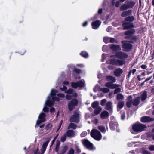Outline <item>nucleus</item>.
<instances>
[{
	"label": "nucleus",
	"instance_id": "f257e3e1",
	"mask_svg": "<svg viewBox=\"0 0 154 154\" xmlns=\"http://www.w3.org/2000/svg\"><path fill=\"white\" fill-rule=\"evenodd\" d=\"M146 128V125L140 122H137L134 124L132 126L133 130L135 132H140L144 131Z\"/></svg>",
	"mask_w": 154,
	"mask_h": 154
},
{
	"label": "nucleus",
	"instance_id": "4c0bfd02",
	"mask_svg": "<svg viewBox=\"0 0 154 154\" xmlns=\"http://www.w3.org/2000/svg\"><path fill=\"white\" fill-rule=\"evenodd\" d=\"M50 140H48L46 142L44 143L42 145V149H45L46 150V148L47 146L48 145L50 141Z\"/></svg>",
	"mask_w": 154,
	"mask_h": 154
},
{
	"label": "nucleus",
	"instance_id": "c03bdc74",
	"mask_svg": "<svg viewBox=\"0 0 154 154\" xmlns=\"http://www.w3.org/2000/svg\"><path fill=\"white\" fill-rule=\"evenodd\" d=\"M71 85L72 87L76 89L78 88L76 82H72L71 83Z\"/></svg>",
	"mask_w": 154,
	"mask_h": 154
},
{
	"label": "nucleus",
	"instance_id": "09e8293b",
	"mask_svg": "<svg viewBox=\"0 0 154 154\" xmlns=\"http://www.w3.org/2000/svg\"><path fill=\"white\" fill-rule=\"evenodd\" d=\"M109 38L108 37H104L103 38V41L105 43L107 44L109 42Z\"/></svg>",
	"mask_w": 154,
	"mask_h": 154
},
{
	"label": "nucleus",
	"instance_id": "8fccbe9b",
	"mask_svg": "<svg viewBox=\"0 0 154 154\" xmlns=\"http://www.w3.org/2000/svg\"><path fill=\"white\" fill-rule=\"evenodd\" d=\"M120 91H121V89L120 88H116L115 89V90L114 91V94H117L118 93L120 92Z\"/></svg>",
	"mask_w": 154,
	"mask_h": 154
},
{
	"label": "nucleus",
	"instance_id": "f3484780",
	"mask_svg": "<svg viewBox=\"0 0 154 154\" xmlns=\"http://www.w3.org/2000/svg\"><path fill=\"white\" fill-rule=\"evenodd\" d=\"M132 11L128 10L123 12L121 14V16L124 17L127 16H129L131 14Z\"/></svg>",
	"mask_w": 154,
	"mask_h": 154
},
{
	"label": "nucleus",
	"instance_id": "a211bd4d",
	"mask_svg": "<svg viewBox=\"0 0 154 154\" xmlns=\"http://www.w3.org/2000/svg\"><path fill=\"white\" fill-rule=\"evenodd\" d=\"M140 97H136L134 100L132 101V104L133 106H137L139 104L140 101Z\"/></svg>",
	"mask_w": 154,
	"mask_h": 154
},
{
	"label": "nucleus",
	"instance_id": "ea45409f",
	"mask_svg": "<svg viewBox=\"0 0 154 154\" xmlns=\"http://www.w3.org/2000/svg\"><path fill=\"white\" fill-rule=\"evenodd\" d=\"M58 92V91L57 90L53 89L51 90L50 95L51 96H55L56 95V94Z\"/></svg>",
	"mask_w": 154,
	"mask_h": 154
},
{
	"label": "nucleus",
	"instance_id": "bb28decb",
	"mask_svg": "<svg viewBox=\"0 0 154 154\" xmlns=\"http://www.w3.org/2000/svg\"><path fill=\"white\" fill-rule=\"evenodd\" d=\"M54 104V101L49 99H47L45 102V104L46 106L50 107L52 106Z\"/></svg>",
	"mask_w": 154,
	"mask_h": 154
},
{
	"label": "nucleus",
	"instance_id": "b1692460",
	"mask_svg": "<svg viewBox=\"0 0 154 154\" xmlns=\"http://www.w3.org/2000/svg\"><path fill=\"white\" fill-rule=\"evenodd\" d=\"M135 32V29H131L130 30L125 32H124V35H130L133 34Z\"/></svg>",
	"mask_w": 154,
	"mask_h": 154
},
{
	"label": "nucleus",
	"instance_id": "f03ea898",
	"mask_svg": "<svg viewBox=\"0 0 154 154\" xmlns=\"http://www.w3.org/2000/svg\"><path fill=\"white\" fill-rule=\"evenodd\" d=\"M91 136L95 140L99 141L102 138V135L100 131L97 129H93L91 132Z\"/></svg>",
	"mask_w": 154,
	"mask_h": 154
},
{
	"label": "nucleus",
	"instance_id": "a19ab883",
	"mask_svg": "<svg viewBox=\"0 0 154 154\" xmlns=\"http://www.w3.org/2000/svg\"><path fill=\"white\" fill-rule=\"evenodd\" d=\"M124 98V96L121 94L119 93L117 94L116 97V99L117 100H122Z\"/></svg>",
	"mask_w": 154,
	"mask_h": 154
},
{
	"label": "nucleus",
	"instance_id": "9b49d317",
	"mask_svg": "<svg viewBox=\"0 0 154 154\" xmlns=\"http://www.w3.org/2000/svg\"><path fill=\"white\" fill-rule=\"evenodd\" d=\"M154 120V118H150L149 116H143L141 117L140 119L141 122L143 123L150 122L153 121Z\"/></svg>",
	"mask_w": 154,
	"mask_h": 154
},
{
	"label": "nucleus",
	"instance_id": "680f3d73",
	"mask_svg": "<svg viewBox=\"0 0 154 154\" xmlns=\"http://www.w3.org/2000/svg\"><path fill=\"white\" fill-rule=\"evenodd\" d=\"M57 95L58 97L61 98H63L65 97V95L63 94L59 93Z\"/></svg>",
	"mask_w": 154,
	"mask_h": 154
},
{
	"label": "nucleus",
	"instance_id": "3c124183",
	"mask_svg": "<svg viewBox=\"0 0 154 154\" xmlns=\"http://www.w3.org/2000/svg\"><path fill=\"white\" fill-rule=\"evenodd\" d=\"M74 150L72 148H71L70 149L69 151L67 152V154H74Z\"/></svg>",
	"mask_w": 154,
	"mask_h": 154
},
{
	"label": "nucleus",
	"instance_id": "864d4df0",
	"mask_svg": "<svg viewBox=\"0 0 154 154\" xmlns=\"http://www.w3.org/2000/svg\"><path fill=\"white\" fill-rule=\"evenodd\" d=\"M73 90L69 88L66 91V93L69 94H73Z\"/></svg>",
	"mask_w": 154,
	"mask_h": 154
},
{
	"label": "nucleus",
	"instance_id": "a18cd8bd",
	"mask_svg": "<svg viewBox=\"0 0 154 154\" xmlns=\"http://www.w3.org/2000/svg\"><path fill=\"white\" fill-rule=\"evenodd\" d=\"M100 90L101 91H102V92L105 93H106L108 92H109V89L106 88H101L100 89Z\"/></svg>",
	"mask_w": 154,
	"mask_h": 154
},
{
	"label": "nucleus",
	"instance_id": "052dcab7",
	"mask_svg": "<svg viewBox=\"0 0 154 154\" xmlns=\"http://www.w3.org/2000/svg\"><path fill=\"white\" fill-rule=\"evenodd\" d=\"M116 40L113 38H110V42L111 43H113L115 42Z\"/></svg>",
	"mask_w": 154,
	"mask_h": 154
},
{
	"label": "nucleus",
	"instance_id": "2f4dec72",
	"mask_svg": "<svg viewBox=\"0 0 154 154\" xmlns=\"http://www.w3.org/2000/svg\"><path fill=\"white\" fill-rule=\"evenodd\" d=\"M77 127V125L76 124H75V123H70L68 126V129H70V128H72L74 129H76Z\"/></svg>",
	"mask_w": 154,
	"mask_h": 154
},
{
	"label": "nucleus",
	"instance_id": "412c9836",
	"mask_svg": "<svg viewBox=\"0 0 154 154\" xmlns=\"http://www.w3.org/2000/svg\"><path fill=\"white\" fill-rule=\"evenodd\" d=\"M112 102L109 101L106 104L105 106V109L111 111L112 110Z\"/></svg>",
	"mask_w": 154,
	"mask_h": 154
},
{
	"label": "nucleus",
	"instance_id": "7c9ffc66",
	"mask_svg": "<svg viewBox=\"0 0 154 154\" xmlns=\"http://www.w3.org/2000/svg\"><path fill=\"white\" fill-rule=\"evenodd\" d=\"M127 4L128 8H130L133 7L135 5V3L134 1H128Z\"/></svg>",
	"mask_w": 154,
	"mask_h": 154
},
{
	"label": "nucleus",
	"instance_id": "e433bc0d",
	"mask_svg": "<svg viewBox=\"0 0 154 154\" xmlns=\"http://www.w3.org/2000/svg\"><path fill=\"white\" fill-rule=\"evenodd\" d=\"M99 105V103L97 101H95L92 103L91 106L93 108L95 109L98 107Z\"/></svg>",
	"mask_w": 154,
	"mask_h": 154
},
{
	"label": "nucleus",
	"instance_id": "393cba45",
	"mask_svg": "<svg viewBox=\"0 0 154 154\" xmlns=\"http://www.w3.org/2000/svg\"><path fill=\"white\" fill-rule=\"evenodd\" d=\"M147 97V92L146 91H144L142 94L141 98V100L142 101H144L146 98Z\"/></svg>",
	"mask_w": 154,
	"mask_h": 154
},
{
	"label": "nucleus",
	"instance_id": "4468645a",
	"mask_svg": "<svg viewBox=\"0 0 154 154\" xmlns=\"http://www.w3.org/2000/svg\"><path fill=\"white\" fill-rule=\"evenodd\" d=\"M100 117L103 119H105L108 118L109 117L108 112L105 110L102 112L100 114Z\"/></svg>",
	"mask_w": 154,
	"mask_h": 154
},
{
	"label": "nucleus",
	"instance_id": "20e7f679",
	"mask_svg": "<svg viewBox=\"0 0 154 154\" xmlns=\"http://www.w3.org/2000/svg\"><path fill=\"white\" fill-rule=\"evenodd\" d=\"M126 62L125 60L111 59L110 60L109 63L113 65L122 66L125 64Z\"/></svg>",
	"mask_w": 154,
	"mask_h": 154
},
{
	"label": "nucleus",
	"instance_id": "72a5a7b5",
	"mask_svg": "<svg viewBox=\"0 0 154 154\" xmlns=\"http://www.w3.org/2000/svg\"><path fill=\"white\" fill-rule=\"evenodd\" d=\"M52 127L53 125L52 124L50 123L48 124L45 126V129L46 131H50L51 130Z\"/></svg>",
	"mask_w": 154,
	"mask_h": 154
},
{
	"label": "nucleus",
	"instance_id": "aec40b11",
	"mask_svg": "<svg viewBox=\"0 0 154 154\" xmlns=\"http://www.w3.org/2000/svg\"><path fill=\"white\" fill-rule=\"evenodd\" d=\"M75 132L72 130H69L66 133V135L68 137H72L75 135Z\"/></svg>",
	"mask_w": 154,
	"mask_h": 154
},
{
	"label": "nucleus",
	"instance_id": "58836bf2",
	"mask_svg": "<svg viewBox=\"0 0 154 154\" xmlns=\"http://www.w3.org/2000/svg\"><path fill=\"white\" fill-rule=\"evenodd\" d=\"M98 128L103 133H105L106 131L105 128L103 126H99Z\"/></svg>",
	"mask_w": 154,
	"mask_h": 154
},
{
	"label": "nucleus",
	"instance_id": "cd10ccee",
	"mask_svg": "<svg viewBox=\"0 0 154 154\" xmlns=\"http://www.w3.org/2000/svg\"><path fill=\"white\" fill-rule=\"evenodd\" d=\"M45 116L46 115L45 113H41L38 116V119L44 122L46 120Z\"/></svg>",
	"mask_w": 154,
	"mask_h": 154
},
{
	"label": "nucleus",
	"instance_id": "69168bd1",
	"mask_svg": "<svg viewBox=\"0 0 154 154\" xmlns=\"http://www.w3.org/2000/svg\"><path fill=\"white\" fill-rule=\"evenodd\" d=\"M149 149L150 151H154V145H151L149 146Z\"/></svg>",
	"mask_w": 154,
	"mask_h": 154
},
{
	"label": "nucleus",
	"instance_id": "0eeeda50",
	"mask_svg": "<svg viewBox=\"0 0 154 154\" xmlns=\"http://www.w3.org/2000/svg\"><path fill=\"white\" fill-rule=\"evenodd\" d=\"M122 23L124 30H128L134 28V25L132 23L122 21Z\"/></svg>",
	"mask_w": 154,
	"mask_h": 154
},
{
	"label": "nucleus",
	"instance_id": "5701e85b",
	"mask_svg": "<svg viewBox=\"0 0 154 154\" xmlns=\"http://www.w3.org/2000/svg\"><path fill=\"white\" fill-rule=\"evenodd\" d=\"M135 20L134 17L133 16H128L124 18V20L125 22H129L131 23L134 21Z\"/></svg>",
	"mask_w": 154,
	"mask_h": 154
},
{
	"label": "nucleus",
	"instance_id": "c756f323",
	"mask_svg": "<svg viewBox=\"0 0 154 154\" xmlns=\"http://www.w3.org/2000/svg\"><path fill=\"white\" fill-rule=\"evenodd\" d=\"M80 55L85 58H88V53L85 51H82L80 53Z\"/></svg>",
	"mask_w": 154,
	"mask_h": 154
},
{
	"label": "nucleus",
	"instance_id": "0e129e2a",
	"mask_svg": "<svg viewBox=\"0 0 154 154\" xmlns=\"http://www.w3.org/2000/svg\"><path fill=\"white\" fill-rule=\"evenodd\" d=\"M48 108L47 107H45L43 109V111L45 112H47L48 111Z\"/></svg>",
	"mask_w": 154,
	"mask_h": 154
},
{
	"label": "nucleus",
	"instance_id": "6e6552de",
	"mask_svg": "<svg viewBox=\"0 0 154 154\" xmlns=\"http://www.w3.org/2000/svg\"><path fill=\"white\" fill-rule=\"evenodd\" d=\"M82 143L84 146L87 149L90 150L93 149V144L91 143L87 139H85L83 140Z\"/></svg>",
	"mask_w": 154,
	"mask_h": 154
},
{
	"label": "nucleus",
	"instance_id": "603ef678",
	"mask_svg": "<svg viewBox=\"0 0 154 154\" xmlns=\"http://www.w3.org/2000/svg\"><path fill=\"white\" fill-rule=\"evenodd\" d=\"M75 147L77 153L78 154L80 153L81 152V150L79 146L77 145H75Z\"/></svg>",
	"mask_w": 154,
	"mask_h": 154
},
{
	"label": "nucleus",
	"instance_id": "9d476101",
	"mask_svg": "<svg viewBox=\"0 0 154 154\" xmlns=\"http://www.w3.org/2000/svg\"><path fill=\"white\" fill-rule=\"evenodd\" d=\"M110 128L111 130L114 131L116 128H117L118 126V124L116 121H111L109 122Z\"/></svg>",
	"mask_w": 154,
	"mask_h": 154
},
{
	"label": "nucleus",
	"instance_id": "774afa93",
	"mask_svg": "<svg viewBox=\"0 0 154 154\" xmlns=\"http://www.w3.org/2000/svg\"><path fill=\"white\" fill-rule=\"evenodd\" d=\"M59 149V147L57 146H55V148L54 150L57 153L58 152Z\"/></svg>",
	"mask_w": 154,
	"mask_h": 154
},
{
	"label": "nucleus",
	"instance_id": "c85d7f7f",
	"mask_svg": "<svg viewBox=\"0 0 154 154\" xmlns=\"http://www.w3.org/2000/svg\"><path fill=\"white\" fill-rule=\"evenodd\" d=\"M68 146L67 145H65L63 146L60 151L61 154H64L68 149Z\"/></svg>",
	"mask_w": 154,
	"mask_h": 154
},
{
	"label": "nucleus",
	"instance_id": "338daca9",
	"mask_svg": "<svg viewBox=\"0 0 154 154\" xmlns=\"http://www.w3.org/2000/svg\"><path fill=\"white\" fill-rule=\"evenodd\" d=\"M60 141L57 140L56 141V146L60 147Z\"/></svg>",
	"mask_w": 154,
	"mask_h": 154
},
{
	"label": "nucleus",
	"instance_id": "e2e57ef3",
	"mask_svg": "<svg viewBox=\"0 0 154 154\" xmlns=\"http://www.w3.org/2000/svg\"><path fill=\"white\" fill-rule=\"evenodd\" d=\"M43 121H42V120H41L40 119H38L37 120V122L36 125H39L41 123L43 122Z\"/></svg>",
	"mask_w": 154,
	"mask_h": 154
},
{
	"label": "nucleus",
	"instance_id": "5fc2aeb1",
	"mask_svg": "<svg viewBox=\"0 0 154 154\" xmlns=\"http://www.w3.org/2000/svg\"><path fill=\"white\" fill-rule=\"evenodd\" d=\"M52 101H54V103L55 101H59V98L57 97H52Z\"/></svg>",
	"mask_w": 154,
	"mask_h": 154
},
{
	"label": "nucleus",
	"instance_id": "4d7b16f0",
	"mask_svg": "<svg viewBox=\"0 0 154 154\" xmlns=\"http://www.w3.org/2000/svg\"><path fill=\"white\" fill-rule=\"evenodd\" d=\"M125 112H123L121 114V119L122 120H125Z\"/></svg>",
	"mask_w": 154,
	"mask_h": 154
},
{
	"label": "nucleus",
	"instance_id": "1a4fd4ad",
	"mask_svg": "<svg viewBox=\"0 0 154 154\" xmlns=\"http://www.w3.org/2000/svg\"><path fill=\"white\" fill-rule=\"evenodd\" d=\"M70 121L72 122L78 123L79 122V114L77 112H75L74 114L71 117Z\"/></svg>",
	"mask_w": 154,
	"mask_h": 154
},
{
	"label": "nucleus",
	"instance_id": "49530a36",
	"mask_svg": "<svg viewBox=\"0 0 154 154\" xmlns=\"http://www.w3.org/2000/svg\"><path fill=\"white\" fill-rule=\"evenodd\" d=\"M100 87L99 85H97L93 88V91L94 92H97L99 89Z\"/></svg>",
	"mask_w": 154,
	"mask_h": 154
},
{
	"label": "nucleus",
	"instance_id": "473e14b6",
	"mask_svg": "<svg viewBox=\"0 0 154 154\" xmlns=\"http://www.w3.org/2000/svg\"><path fill=\"white\" fill-rule=\"evenodd\" d=\"M124 105V103L123 101L119 100L117 105V107L120 109H121L123 107Z\"/></svg>",
	"mask_w": 154,
	"mask_h": 154
},
{
	"label": "nucleus",
	"instance_id": "7ed1b4c3",
	"mask_svg": "<svg viewBox=\"0 0 154 154\" xmlns=\"http://www.w3.org/2000/svg\"><path fill=\"white\" fill-rule=\"evenodd\" d=\"M79 103V101L76 98L71 99L68 104V107L70 111H72L75 107L77 106Z\"/></svg>",
	"mask_w": 154,
	"mask_h": 154
},
{
	"label": "nucleus",
	"instance_id": "423d86ee",
	"mask_svg": "<svg viewBox=\"0 0 154 154\" xmlns=\"http://www.w3.org/2000/svg\"><path fill=\"white\" fill-rule=\"evenodd\" d=\"M123 41L122 42V47L123 48V51L125 52H130L131 51L133 47V45L130 44L125 42L123 43Z\"/></svg>",
	"mask_w": 154,
	"mask_h": 154
},
{
	"label": "nucleus",
	"instance_id": "bf43d9fd",
	"mask_svg": "<svg viewBox=\"0 0 154 154\" xmlns=\"http://www.w3.org/2000/svg\"><path fill=\"white\" fill-rule=\"evenodd\" d=\"M65 97L66 99L68 100L72 99V95H66Z\"/></svg>",
	"mask_w": 154,
	"mask_h": 154
},
{
	"label": "nucleus",
	"instance_id": "de8ad7c7",
	"mask_svg": "<svg viewBox=\"0 0 154 154\" xmlns=\"http://www.w3.org/2000/svg\"><path fill=\"white\" fill-rule=\"evenodd\" d=\"M66 135H64L63 136H61L60 138V140L61 142H64L66 140Z\"/></svg>",
	"mask_w": 154,
	"mask_h": 154
},
{
	"label": "nucleus",
	"instance_id": "79ce46f5",
	"mask_svg": "<svg viewBox=\"0 0 154 154\" xmlns=\"http://www.w3.org/2000/svg\"><path fill=\"white\" fill-rule=\"evenodd\" d=\"M132 104V101L131 100H130L129 101L127 102L126 103L127 107L128 108H130Z\"/></svg>",
	"mask_w": 154,
	"mask_h": 154
},
{
	"label": "nucleus",
	"instance_id": "37998d69",
	"mask_svg": "<svg viewBox=\"0 0 154 154\" xmlns=\"http://www.w3.org/2000/svg\"><path fill=\"white\" fill-rule=\"evenodd\" d=\"M72 72L74 73L79 74L81 73L82 71L80 69L75 68L73 70Z\"/></svg>",
	"mask_w": 154,
	"mask_h": 154
},
{
	"label": "nucleus",
	"instance_id": "ddd939ff",
	"mask_svg": "<svg viewBox=\"0 0 154 154\" xmlns=\"http://www.w3.org/2000/svg\"><path fill=\"white\" fill-rule=\"evenodd\" d=\"M110 48L113 51H120L121 50L120 46L116 44H110L109 45Z\"/></svg>",
	"mask_w": 154,
	"mask_h": 154
},
{
	"label": "nucleus",
	"instance_id": "dca6fc26",
	"mask_svg": "<svg viewBox=\"0 0 154 154\" xmlns=\"http://www.w3.org/2000/svg\"><path fill=\"white\" fill-rule=\"evenodd\" d=\"M137 37L136 35H131L130 41H125L124 42H128L131 43H133L136 42L137 40Z\"/></svg>",
	"mask_w": 154,
	"mask_h": 154
},
{
	"label": "nucleus",
	"instance_id": "39448f33",
	"mask_svg": "<svg viewBox=\"0 0 154 154\" xmlns=\"http://www.w3.org/2000/svg\"><path fill=\"white\" fill-rule=\"evenodd\" d=\"M115 56L120 60H125V59L128 58V55L126 53L121 51L116 52L115 54Z\"/></svg>",
	"mask_w": 154,
	"mask_h": 154
},
{
	"label": "nucleus",
	"instance_id": "a878e982",
	"mask_svg": "<svg viewBox=\"0 0 154 154\" xmlns=\"http://www.w3.org/2000/svg\"><path fill=\"white\" fill-rule=\"evenodd\" d=\"M106 79L107 81H111L112 82H115L116 81V79L115 77L112 76H106Z\"/></svg>",
	"mask_w": 154,
	"mask_h": 154
},
{
	"label": "nucleus",
	"instance_id": "2eb2a0df",
	"mask_svg": "<svg viewBox=\"0 0 154 154\" xmlns=\"http://www.w3.org/2000/svg\"><path fill=\"white\" fill-rule=\"evenodd\" d=\"M105 86L111 89L115 88L118 86V85L116 84H112V82H106L105 85Z\"/></svg>",
	"mask_w": 154,
	"mask_h": 154
},
{
	"label": "nucleus",
	"instance_id": "6e6d98bb",
	"mask_svg": "<svg viewBox=\"0 0 154 154\" xmlns=\"http://www.w3.org/2000/svg\"><path fill=\"white\" fill-rule=\"evenodd\" d=\"M106 99H103L100 102V104L101 105L103 106H104L106 102Z\"/></svg>",
	"mask_w": 154,
	"mask_h": 154
},
{
	"label": "nucleus",
	"instance_id": "f704fd0d",
	"mask_svg": "<svg viewBox=\"0 0 154 154\" xmlns=\"http://www.w3.org/2000/svg\"><path fill=\"white\" fill-rule=\"evenodd\" d=\"M127 4H124L121 5L120 8V11H125L128 9V7Z\"/></svg>",
	"mask_w": 154,
	"mask_h": 154
},
{
	"label": "nucleus",
	"instance_id": "c9c22d12",
	"mask_svg": "<svg viewBox=\"0 0 154 154\" xmlns=\"http://www.w3.org/2000/svg\"><path fill=\"white\" fill-rule=\"evenodd\" d=\"M76 82L78 87L81 88L84 86V83L82 80H79Z\"/></svg>",
	"mask_w": 154,
	"mask_h": 154
},
{
	"label": "nucleus",
	"instance_id": "6ab92c4d",
	"mask_svg": "<svg viewBox=\"0 0 154 154\" xmlns=\"http://www.w3.org/2000/svg\"><path fill=\"white\" fill-rule=\"evenodd\" d=\"M123 70L120 68L116 69L114 72V74L115 76L118 77L120 76L122 73Z\"/></svg>",
	"mask_w": 154,
	"mask_h": 154
},
{
	"label": "nucleus",
	"instance_id": "13d9d810",
	"mask_svg": "<svg viewBox=\"0 0 154 154\" xmlns=\"http://www.w3.org/2000/svg\"><path fill=\"white\" fill-rule=\"evenodd\" d=\"M87 132L86 131H84L81 134V137H85L87 135Z\"/></svg>",
	"mask_w": 154,
	"mask_h": 154
},
{
	"label": "nucleus",
	"instance_id": "f8f14e48",
	"mask_svg": "<svg viewBox=\"0 0 154 154\" xmlns=\"http://www.w3.org/2000/svg\"><path fill=\"white\" fill-rule=\"evenodd\" d=\"M101 22L100 20H97L92 23L91 26L92 28L94 29H97L101 25Z\"/></svg>",
	"mask_w": 154,
	"mask_h": 154
},
{
	"label": "nucleus",
	"instance_id": "4be33fe9",
	"mask_svg": "<svg viewBox=\"0 0 154 154\" xmlns=\"http://www.w3.org/2000/svg\"><path fill=\"white\" fill-rule=\"evenodd\" d=\"M102 110V109L100 107H98L97 108H95V109L94 111V115L93 114H92V116H94L95 115L99 114L101 111Z\"/></svg>",
	"mask_w": 154,
	"mask_h": 154
}]
</instances>
